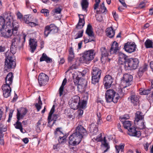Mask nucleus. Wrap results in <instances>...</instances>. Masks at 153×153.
<instances>
[{"label":"nucleus","mask_w":153,"mask_h":153,"mask_svg":"<svg viewBox=\"0 0 153 153\" xmlns=\"http://www.w3.org/2000/svg\"><path fill=\"white\" fill-rule=\"evenodd\" d=\"M105 98L107 102H113L117 103L120 98L119 94L113 89L107 90L105 94Z\"/></svg>","instance_id":"f257e3e1"},{"label":"nucleus","mask_w":153,"mask_h":153,"mask_svg":"<svg viewBox=\"0 0 153 153\" xmlns=\"http://www.w3.org/2000/svg\"><path fill=\"white\" fill-rule=\"evenodd\" d=\"M9 52L7 51L6 53V58L4 66L6 69H10L14 68L16 64V60L15 56L9 54Z\"/></svg>","instance_id":"f03ea898"},{"label":"nucleus","mask_w":153,"mask_h":153,"mask_svg":"<svg viewBox=\"0 0 153 153\" xmlns=\"http://www.w3.org/2000/svg\"><path fill=\"white\" fill-rule=\"evenodd\" d=\"M95 53L94 50L91 49L85 51L81 58L83 60V62L87 63L94 58Z\"/></svg>","instance_id":"7ed1b4c3"},{"label":"nucleus","mask_w":153,"mask_h":153,"mask_svg":"<svg viewBox=\"0 0 153 153\" xmlns=\"http://www.w3.org/2000/svg\"><path fill=\"white\" fill-rule=\"evenodd\" d=\"M82 138L74 131L69 137L68 143L71 146H75L79 144L82 140Z\"/></svg>","instance_id":"20e7f679"},{"label":"nucleus","mask_w":153,"mask_h":153,"mask_svg":"<svg viewBox=\"0 0 153 153\" xmlns=\"http://www.w3.org/2000/svg\"><path fill=\"white\" fill-rule=\"evenodd\" d=\"M58 31V27L54 25L51 24L50 25L46 26L45 28L44 32L45 37L48 36L49 34H54Z\"/></svg>","instance_id":"39448f33"},{"label":"nucleus","mask_w":153,"mask_h":153,"mask_svg":"<svg viewBox=\"0 0 153 153\" xmlns=\"http://www.w3.org/2000/svg\"><path fill=\"white\" fill-rule=\"evenodd\" d=\"M54 111V106L53 105L52 108L50 111L48 118V124L50 125V126H52L55 123L57 119L59 117L58 114H53V118L52 119V115L53 114Z\"/></svg>","instance_id":"423d86ee"},{"label":"nucleus","mask_w":153,"mask_h":153,"mask_svg":"<svg viewBox=\"0 0 153 153\" xmlns=\"http://www.w3.org/2000/svg\"><path fill=\"white\" fill-rule=\"evenodd\" d=\"M114 82V78L110 75H107L103 79V84L105 88L107 89L110 88Z\"/></svg>","instance_id":"0eeeda50"},{"label":"nucleus","mask_w":153,"mask_h":153,"mask_svg":"<svg viewBox=\"0 0 153 153\" xmlns=\"http://www.w3.org/2000/svg\"><path fill=\"white\" fill-rule=\"evenodd\" d=\"M74 131L82 138L88 135L87 130L82 126L80 125H78L76 127Z\"/></svg>","instance_id":"6e6552de"},{"label":"nucleus","mask_w":153,"mask_h":153,"mask_svg":"<svg viewBox=\"0 0 153 153\" xmlns=\"http://www.w3.org/2000/svg\"><path fill=\"white\" fill-rule=\"evenodd\" d=\"M139 61L137 58L129 59L126 63V67H129L133 69H136L138 66Z\"/></svg>","instance_id":"1a4fd4ad"},{"label":"nucleus","mask_w":153,"mask_h":153,"mask_svg":"<svg viewBox=\"0 0 153 153\" xmlns=\"http://www.w3.org/2000/svg\"><path fill=\"white\" fill-rule=\"evenodd\" d=\"M49 80L48 76L43 73H40L39 76L38 81L40 86L46 85Z\"/></svg>","instance_id":"9d476101"},{"label":"nucleus","mask_w":153,"mask_h":153,"mask_svg":"<svg viewBox=\"0 0 153 153\" xmlns=\"http://www.w3.org/2000/svg\"><path fill=\"white\" fill-rule=\"evenodd\" d=\"M136 48V45L134 43L127 42L125 44L124 49L127 52L131 53L134 52Z\"/></svg>","instance_id":"9b49d317"},{"label":"nucleus","mask_w":153,"mask_h":153,"mask_svg":"<svg viewBox=\"0 0 153 153\" xmlns=\"http://www.w3.org/2000/svg\"><path fill=\"white\" fill-rule=\"evenodd\" d=\"M132 79L133 77L131 75L128 74L124 75L122 82L125 84V85L123 87V88H125L131 85V82L132 81Z\"/></svg>","instance_id":"f8f14e48"},{"label":"nucleus","mask_w":153,"mask_h":153,"mask_svg":"<svg viewBox=\"0 0 153 153\" xmlns=\"http://www.w3.org/2000/svg\"><path fill=\"white\" fill-rule=\"evenodd\" d=\"M128 56L125 54L122 53H120L119 56L118 63L120 65L125 64V66L126 67L127 62L129 59H128Z\"/></svg>","instance_id":"ddd939ff"},{"label":"nucleus","mask_w":153,"mask_h":153,"mask_svg":"<svg viewBox=\"0 0 153 153\" xmlns=\"http://www.w3.org/2000/svg\"><path fill=\"white\" fill-rule=\"evenodd\" d=\"M27 112V110L25 108H22L19 110H17V119L20 120L22 119Z\"/></svg>","instance_id":"4468645a"},{"label":"nucleus","mask_w":153,"mask_h":153,"mask_svg":"<svg viewBox=\"0 0 153 153\" xmlns=\"http://www.w3.org/2000/svg\"><path fill=\"white\" fill-rule=\"evenodd\" d=\"M139 97L135 94L131 95L128 98V101H130L134 105H136L139 103Z\"/></svg>","instance_id":"2eb2a0df"},{"label":"nucleus","mask_w":153,"mask_h":153,"mask_svg":"<svg viewBox=\"0 0 153 153\" xmlns=\"http://www.w3.org/2000/svg\"><path fill=\"white\" fill-rule=\"evenodd\" d=\"M13 76L12 73L11 72L9 73L5 79L6 84L3 85L10 86V85L12 84L13 82Z\"/></svg>","instance_id":"dca6fc26"},{"label":"nucleus","mask_w":153,"mask_h":153,"mask_svg":"<svg viewBox=\"0 0 153 153\" xmlns=\"http://www.w3.org/2000/svg\"><path fill=\"white\" fill-rule=\"evenodd\" d=\"M2 88L3 91V95L4 97L7 98L10 96L11 92V88L10 86L3 85Z\"/></svg>","instance_id":"f3484780"},{"label":"nucleus","mask_w":153,"mask_h":153,"mask_svg":"<svg viewBox=\"0 0 153 153\" xmlns=\"http://www.w3.org/2000/svg\"><path fill=\"white\" fill-rule=\"evenodd\" d=\"M128 131H129L128 134L130 136L139 137L141 135L140 132L136 131L135 128L134 127L130 128L129 129H128Z\"/></svg>","instance_id":"a211bd4d"},{"label":"nucleus","mask_w":153,"mask_h":153,"mask_svg":"<svg viewBox=\"0 0 153 153\" xmlns=\"http://www.w3.org/2000/svg\"><path fill=\"white\" fill-rule=\"evenodd\" d=\"M120 48L118 47V44L116 41L113 42L110 50L111 54L116 53L119 52Z\"/></svg>","instance_id":"6ab92c4d"},{"label":"nucleus","mask_w":153,"mask_h":153,"mask_svg":"<svg viewBox=\"0 0 153 153\" xmlns=\"http://www.w3.org/2000/svg\"><path fill=\"white\" fill-rule=\"evenodd\" d=\"M79 20L78 23L76 25V28L77 29H81L83 28L85 24V21L83 15H79Z\"/></svg>","instance_id":"aec40b11"},{"label":"nucleus","mask_w":153,"mask_h":153,"mask_svg":"<svg viewBox=\"0 0 153 153\" xmlns=\"http://www.w3.org/2000/svg\"><path fill=\"white\" fill-rule=\"evenodd\" d=\"M90 131L92 135H96L98 131V127L94 123H91L90 125Z\"/></svg>","instance_id":"412c9836"},{"label":"nucleus","mask_w":153,"mask_h":153,"mask_svg":"<svg viewBox=\"0 0 153 153\" xmlns=\"http://www.w3.org/2000/svg\"><path fill=\"white\" fill-rule=\"evenodd\" d=\"M29 45L31 49V52L33 53L37 45V42L35 39H30L29 40Z\"/></svg>","instance_id":"4be33fe9"},{"label":"nucleus","mask_w":153,"mask_h":153,"mask_svg":"<svg viewBox=\"0 0 153 153\" xmlns=\"http://www.w3.org/2000/svg\"><path fill=\"white\" fill-rule=\"evenodd\" d=\"M102 71L97 67L93 68L91 73L92 76L100 78Z\"/></svg>","instance_id":"5701e85b"},{"label":"nucleus","mask_w":153,"mask_h":153,"mask_svg":"<svg viewBox=\"0 0 153 153\" xmlns=\"http://www.w3.org/2000/svg\"><path fill=\"white\" fill-rule=\"evenodd\" d=\"M39 61L40 62L45 61L47 63H51L53 62L52 59L48 57L45 53L42 54L41 57L39 59Z\"/></svg>","instance_id":"b1692460"},{"label":"nucleus","mask_w":153,"mask_h":153,"mask_svg":"<svg viewBox=\"0 0 153 153\" xmlns=\"http://www.w3.org/2000/svg\"><path fill=\"white\" fill-rule=\"evenodd\" d=\"M1 33L2 36L5 38H9L12 36V33L11 30H7V31L3 29H2Z\"/></svg>","instance_id":"393cba45"},{"label":"nucleus","mask_w":153,"mask_h":153,"mask_svg":"<svg viewBox=\"0 0 153 153\" xmlns=\"http://www.w3.org/2000/svg\"><path fill=\"white\" fill-rule=\"evenodd\" d=\"M106 32L107 36L111 38L113 37L115 34V31L111 26L106 29Z\"/></svg>","instance_id":"a878e982"},{"label":"nucleus","mask_w":153,"mask_h":153,"mask_svg":"<svg viewBox=\"0 0 153 153\" xmlns=\"http://www.w3.org/2000/svg\"><path fill=\"white\" fill-rule=\"evenodd\" d=\"M86 33L91 38H94V33L92 30V26L90 24L87 25Z\"/></svg>","instance_id":"bb28decb"},{"label":"nucleus","mask_w":153,"mask_h":153,"mask_svg":"<svg viewBox=\"0 0 153 153\" xmlns=\"http://www.w3.org/2000/svg\"><path fill=\"white\" fill-rule=\"evenodd\" d=\"M144 115L140 111H137L135 114V121L138 122L144 119Z\"/></svg>","instance_id":"cd10ccee"},{"label":"nucleus","mask_w":153,"mask_h":153,"mask_svg":"<svg viewBox=\"0 0 153 153\" xmlns=\"http://www.w3.org/2000/svg\"><path fill=\"white\" fill-rule=\"evenodd\" d=\"M81 4L82 10L84 11L87 12V9L88 7L89 4L87 0H82Z\"/></svg>","instance_id":"c85d7f7f"},{"label":"nucleus","mask_w":153,"mask_h":153,"mask_svg":"<svg viewBox=\"0 0 153 153\" xmlns=\"http://www.w3.org/2000/svg\"><path fill=\"white\" fill-rule=\"evenodd\" d=\"M152 90V88H149L147 89L143 88H140L139 89V93L141 95H148L150 94Z\"/></svg>","instance_id":"c756f323"},{"label":"nucleus","mask_w":153,"mask_h":153,"mask_svg":"<svg viewBox=\"0 0 153 153\" xmlns=\"http://www.w3.org/2000/svg\"><path fill=\"white\" fill-rule=\"evenodd\" d=\"M125 145L124 143H121L119 145H116L115 147L117 153H119L120 151L123 152V151Z\"/></svg>","instance_id":"7c9ffc66"},{"label":"nucleus","mask_w":153,"mask_h":153,"mask_svg":"<svg viewBox=\"0 0 153 153\" xmlns=\"http://www.w3.org/2000/svg\"><path fill=\"white\" fill-rule=\"evenodd\" d=\"M67 82V80L65 78L63 80L62 84L60 87L59 90L60 96H61L63 94L64 86L66 85Z\"/></svg>","instance_id":"2f4dec72"},{"label":"nucleus","mask_w":153,"mask_h":153,"mask_svg":"<svg viewBox=\"0 0 153 153\" xmlns=\"http://www.w3.org/2000/svg\"><path fill=\"white\" fill-rule=\"evenodd\" d=\"M88 99V97L87 96L86 97L85 100H83L81 102H79V106L81 108H85L87 105Z\"/></svg>","instance_id":"473e14b6"},{"label":"nucleus","mask_w":153,"mask_h":153,"mask_svg":"<svg viewBox=\"0 0 153 153\" xmlns=\"http://www.w3.org/2000/svg\"><path fill=\"white\" fill-rule=\"evenodd\" d=\"M101 53L102 58L107 57L108 55V53L105 47H102L100 49Z\"/></svg>","instance_id":"72a5a7b5"},{"label":"nucleus","mask_w":153,"mask_h":153,"mask_svg":"<svg viewBox=\"0 0 153 153\" xmlns=\"http://www.w3.org/2000/svg\"><path fill=\"white\" fill-rule=\"evenodd\" d=\"M13 28L12 29V34H13L14 36L17 35V30L18 28L19 27V25L17 23L16 24H15L14 23H13Z\"/></svg>","instance_id":"f704fd0d"},{"label":"nucleus","mask_w":153,"mask_h":153,"mask_svg":"<svg viewBox=\"0 0 153 153\" xmlns=\"http://www.w3.org/2000/svg\"><path fill=\"white\" fill-rule=\"evenodd\" d=\"M73 78L74 84L77 85L78 84L80 78L79 75H78L75 73L73 76Z\"/></svg>","instance_id":"c9c22d12"},{"label":"nucleus","mask_w":153,"mask_h":153,"mask_svg":"<svg viewBox=\"0 0 153 153\" xmlns=\"http://www.w3.org/2000/svg\"><path fill=\"white\" fill-rule=\"evenodd\" d=\"M147 65L144 64L143 66L140 67L139 70L138 74L141 75L143 72L146 71L147 69Z\"/></svg>","instance_id":"e433bc0d"},{"label":"nucleus","mask_w":153,"mask_h":153,"mask_svg":"<svg viewBox=\"0 0 153 153\" xmlns=\"http://www.w3.org/2000/svg\"><path fill=\"white\" fill-rule=\"evenodd\" d=\"M152 40L149 39H148L146 41L145 43L146 47L147 48H152Z\"/></svg>","instance_id":"4c0bfd02"},{"label":"nucleus","mask_w":153,"mask_h":153,"mask_svg":"<svg viewBox=\"0 0 153 153\" xmlns=\"http://www.w3.org/2000/svg\"><path fill=\"white\" fill-rule=\"evenodd\" d=\"M60 129H61L60 128H57L56 129L55 131L54 132V134L56 136H57L59 135L60 136L64 135L62 131L60 130Z\"/></svg>","instance_id":"58836bf2"},{"label":"nucleus","mask_w":153,"mask_h":153,"mask_svg":"<svg viewBox=\"0 0 153 153\" xmlns=\"http://www.w3.org/2000/svg\"><path fill=\"white\" fill-rule=\"evenodd\" d=\"M42 105V102L41 100L40 96L39 97V101L38 103H36L35 104V106L36 108L37 111H39L41 108V106Z\"/></svg>","instance_id":"ea45409f"},{"label":"nucleus","mask_w":153,"mask_h":153,"mask_svg":"<svg viewBox=\"0 0 153 153\" xmlns=\"http://www.w3.org/2000/svg\"><path fill=\"white\" fill-rule=\"evenodd\" d=\"M102 144L104 145V146L106 148V149L104 151V152H105L110 148V147L108 145V143L106 142V140L105 139V137H104L103 142H102Z\"/></svg>","instance_id":"a19ab883"},{"label":"nucleus","mask_w":153,"mask_h":153,"mask_svg":"<svg viewBox=\"0 0 153 153\" xmlns=\"http://www.w3.org/2000/svg\"><path fill=\"white\" fill-rule=\"evenodd\" d=\"M129 118V116L128 114H125L120 116L119 117L120 120L122 123L126 121V120Z\"/></svg>","instance_id":"79ce46f5"},{"label":"nucleus","mask_w":153,"mask_h":153,"mask_svg":"<svg viewBox=\"0 0 153 153\" xmlns=\"http://www.w3.org/2000/svg\"><path fill=\"white\" fill-rule=\"evenodd\" d=\"M68 63L71 64L73 63L76 60V59L75 58V55H72V56L68 55Z\"/></svg>","instance_id":"37998d69"},{"label":"nucleus","mask_w":153,"mask_h":153,"mask_svg":"<svg viewBox=\"0 0 153 153\" xmlns=\"http://www.w3.org/2000/svg\"><path fill=\"white\" fill-rule=\"evenodd\" d=\"M124 127L128 129V128H130L131 126V122L129 121H127L122 123Z\"/></svg>","instance_id":"c03bdc74"},{"label":"nucleus","mask_w":153,"mask_h":153,"mask_svg":"<svg viewBox=\"0 0 153 153\" xmlns=\"http://www.w3.org/2000/svg\"><path fill=\"white\" fill-rule=\"evenodd\" d=\"M100 78L92 76H91V83L94 85L96 84L99 82Z\"/></svg>","instance_id":"a18cd8bd"},{"label":"nucleus","mask_w":153,"mask_h":153,"mask_svg":"<svg viewBox=\"0 0 153 153\" xmlns=\"http://www.w3.org/2000/svg\"><path fill=\"white\" fill-rule=\"evenodd\" d=\"M138 123V127L140 129H143L144 128L145 126L144 124V120L140 121Z\"/></svg>","instance_id":"49530a36"},{"label":"nucleus","mask_w":153,"mask_h":153,"mask_svg":"<svg viewBox=\"0 0 153 153\" xmlns=\"http://www.w3.org/2000/svg\"><path fill=\"white\" fill-rule=\"evenodd\" d=\"M66 137L65 135L59 136L58 141L59 143H63L65 142Z\"/></svg>","instance_id":"de8ad7c7"},{"label":"nucleus","mask_w":153,"mask_h":153,"mask_svg":"<svg viewBox=\"0 0 153 153\" xmlns=\"http://www.w3.org/2000/svg\"><path fill=\"white\" fill-rule=\"evenodd\" d=\"M80 99L79 97L77 96H75L73 97L71 100L72 102L79 103L80 101Z\"/></svg>","instance_id":"09e8293b"},{"label":"nucleus","mask_w":153,"mask_h":153,"mask_svg":"<svg viewBox=\"0 0 153 153\" xmlns=\"http://www.w3.org/2000/svg\"><path fill=\"white\" fill-rule=\"evenodd\" d=\"M5 22L4 19L3 17L0 18V30H1L2 29L4 28V24Z\"/></svg>","instance_id":"8fccbe9b"},{"label":"nucleus","mask_w":153,"mask_h":153,"mask_svg":"<svg viewBox=\"0 0 153 153\" xmlns=\"http://www.w3.org/2000/svg\"><path fill=\"white\" fill-rule=\"evenodd\" d=\"M77 88L79 91L82 92L85 90V85L79 84L77 85Z\"/></svg>","instance_id":"3c124183"},{"label":"nucleus","mask_w":153,"mask_h":153,"mask_svg":"<svg viewBox=\"0 0 153 153\" xmlns=\"http://www.w3.org/2000/svg\"><path fill=\"white\" fill-rule=\"evenodd\" d=\"M19 120H17L16 123L14 124L15 128L17 129H19L22 127L21 123L19 122Z\"/></svg>","instance_id":"603ef678"},{"label":"nucleus","mask_w":153,"mask_h":153,"mask_svg":"<svg viewBox=\"0 0 153 153\" xmlns=\"http://www.w3.org/2000/svg\"><path fill=\"white\" fill-rule=\"evenodd\" d=\"M107 10L106 7L105 6L104 2H103L100 7V11L102 13H104Z\"/></svg>","instance_id":"864d4df0"},{"label":"nucleus","mask_w":153,"mask_h":153,"mask_svg":"<svg viewBox=\"0 0 153 153\" xmlns=\"http://www.w3.org/2000/svg\"><path fill=\"white\" fill-rule=\"evenodd\" d=\"M10 49V52L12 53L11 54L14 55L16 51V48L15 47V45H11Z\"/></svg>","instance_id":"5fc2aeb1"},{"label":"nucleus","mask_w":153,"mask_h":153,"mask_svg":"<svg viewBox=\"0 0 153 153\" xmlns=\"http://www.w3.org/2000/svg\"><path fill=\"white\" fill-rule=\"evenodd\" d=\"M62 10V9L60 7L55 8L54 10V15L60 14Z\"/></svg>","instance_id":"6e6d98bb"},{"label":"nucleus","mask_w":153,"mask_h":153,"mask_svg":"<svg viewBox=\"0 0 153 153\" xmlns=\"http://www.w3.org/2000/svg\"><path fill=\"white\" fill-rule=\"evenodd\" d=\"M70 105L72 109H75L77 108L78 106H79V103L71 102V103L70 104Z\"/></svg>","instance_id":"4d7b16f0"},{"label":"nucleus","mask_w":153,"mask_h":153,"mask_svg":"<svg viewBox=\"0 0 153 153\" xmlns=\"http://www.w3.org/2000/svg\"><path fill=\"white\" fill-rule=\"evenodd\" d=\"M42 120H40L36 124V129L38 131H40L41 129H40V126L41 124Z\"/></svg>","instance_id":"13d9d810"},{"label":"nucleus","mask_w":153,"mask_h":153,"mask_svg":"<svg viewBox=\"0 0 153 153\" xmlns=\"http://www.w3.org/2000/svg\"><path fill=\"white\" fill-rule=\"evenodd\" d=\"M4 134H0V145H1L3 146L4 144Z\"/></svg>","instance_id":"bf43d9fd"},{"label":"nucleus","mask_w":153,"mask_h":153,"mask_svg":"<svg viewBox=\"0 0 153 153\" xmlns=\"http://www.w3.org/2000/svg\"><path fill=\"white\" fill-rule=\"evenodd\" d=\"M24 20L25 23L28 24L30 22V18L28 15H26L24 17Z\"/></svg>","instance_id":"052dcab7"},{"label":"nucleus","mask_w":153,"mask_h":153,"mask_svg":"<svg viewBox=\"0 0 153 153\" xmlns=\"http://www.w3.org/2000/svg\"><path fill=\"white\" fill-rule=\"evenodd\" d=\"M41 12L44 13L45 16H48L49 15V10L45 9H42L41 10Z\"/></svg>","instance_id":"680f3d73"},{"label":"nucleus","mask_w":153,"mask_h":153,"mask_svg":"<svg viewBox=\"0 0 153 153\" xmlns=\"http://www.w3.org/2000/svg\"><path fill=\"white\" fill-rule=\"evenodd\" d=\"M68 55H75L74 51L72 47H69L68 49Z\"/></svg>","instance_id":"e2e57ef3"},{"label":"nucleus","mask_w":153,"mask_h":153,"mask_svg":"<svg viewBox=\"0 0 153 153\" xmlns=\"http://www.w3.org/2000/svg\"><path fill=\"white\" fill-rule=\"evenodd\" d=\"M83 32V30H81L79 31L78 33L77 34V36L76 37L75 39H76L82 37V36Z\"/></svg>","instance_id":"0e129e2a"},{"label":"nucleus","mask_w":153,"mask_h":153,"mask_svg":"<svg viewBox=\"0 0 153 153\" xmlns=\"http://www.w3.org/2000/svg\"><path fill=\"white\" fill-rule=\"evenodd\" d=\"M29 26H30L31 27H35L36 26L38 25V23L37 21H36V23L33 22H30L29 23Z\"/></svg>","instance_id":"69168bd1"},{"label":"nucleus","mask_w":153,"mask_h":153,"mask_svg":"<svg viewBox=\"0 0 153 153\" xmlns=\"http://www.w3.org/2000/svg\"><path fill=\"white\" fill-rule=\"evenodd\" d=\"M90 39L89 38V39H88L86 38H85L84 42L85 44L89 42H91V41H94V38H91Z\"/></svg>","instance_id":"338daca9"},{"label":"nucleus","mask_w":153,"mask_h":153,"mask_svg":"<svg viewBox=\"0 0 153 153\" xmlns=\"http://www.w3.org/2000/svg\"><path fill=\"white\" fill-rule=\"evenodd\" d=\"M17 19L21 20L23 19V15L19 12H18L16 13Z\"/></svg>","instance_id":"774afa93"}]
</instances>
